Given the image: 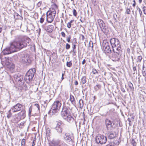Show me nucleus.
Returning a JSON list of instances; mask_svg holds the SVG:
<instances>
[{"label": "nucleus", "instance_id": "obj_36", "mask_svg": "<svg viewBox=\"0 0 146 146\" xmlns=\"http://www.w3.org/2000/svg\"><path fill=\"white\" fill-rule=\"evenodd\" d=\"M126 13L128 14H130V11L129 8H127L126 9Z\"/></svg>", "mask_w": 146, "mask_h": 146}, {"label": "nucleus", "instance_id": "obj_45", "mask_svg": "<svg viewBox=\"0 0 146 146\" xmlns=\"http://www.w3.org/2000/svg\"><path fill=\"white\" fill-rule=\"evenodd\" d=\"M35 106L37 108L38 110H40V107L39 105L37 104H35Z\"/></svg>", "mask_w": 146, "mask_h": 146}, {"label": "nucleus", "instance_id": "obj_6", "mask_svg": "<svg viewBox=\"0 0 146 146\" xmlns=\"http://www.w3.org/2000/svg\"><path fill=\"white\" fill-rule=\"evenodd\" d=\"M106 137L100 134H98L96 138V141L97 143L101 144H105L107 141Z\"/></svg>", "mask_w": 146, "mask_h": 146}, {"label": "nucleus", "instance_id": "obj_56", "mask_svg": "<svg viewBox=\"0 0 146 146\" xmlns=\"http://www.w3.org/2000/svg\"><path fill=\"white\" fill-rule=\"evenodd\" d=\"M41 4V2H38V3L37 5H38V6H40V5Z\"/></svg>", "mask_w": 146, "mask_h": 146}, {"label": "nucleus", "instance_id": "obj_8", "mask_svg": "<svg viewBox=\"0 0 146 146\" xmlns=\"http://www.w3.org/2000/svg\"><path fill=\"white\" fill-rule=\"evenodd\" d=\"M55 17V13L54 11H51L48 15L47 13V20L49 23H51L53 21Z\"/></svg>", "mask_w": 146, "mask_h": 146}, {"label": "nucleus", "instance_id": "obj_34", "mask_svg": "<svg viewBox=\"0 0 146 146\" xmlns=\"http://www.w3.org/2000/svg\"><path fill=\"white\" fill-rule=\"evenodd\" d=\"M25 140L24 139H23L21 141V145H25Z\"/></svg>", "mask_w": 146, "mask_h": 146}, {"label": "nucleus", "instance_id": "obj_37", "mask_svg": "<svg viewBox=\"0 0 146 146\" xmlns=\"http://www.w3.org/2000/svg\"><path fill=\"white\" fill-rule=\"evenodd\" d=\"M70 48V45L68 43H66V48L67 49H69Z\"/></svg>", "mask_w": 146, "mask_h": 146}, {"label": "nucleus", "instance_id": "obj_57", "mask_svg": "<svg viewBox=\"0 0 146 146\" xmlns=\"http://www.w3.org/2000/svg\"><path fill=\"white\" fill-rule=\"evenodd\" d=\"M142 0H139V4H141L142 2Z\"/></svg>", "mask_w": 146, "mask_h": 146}, {"label": "nucleus", "instance_id": "obj_64", "mask_svg": "<svg viewBox=\"0 0 146 146\" xmlns=\"http://www.w3.org/2000/svg\"><path fill=\"white\" fill-rule=\"evenodd\" d=\"M17 15H18V14H17Z\"/></svg>", "mask_w": 146, "mask_h": 146}, {"label": "nucleus", "instance_id": "obj_16", "mask_svg": "<svg viewBox=\"0 0 146 146\" xmlns=\"http://www.w3.org/2000/svg\"><path fill=\"white\" fill-rule=\"evenodd\" d=\"M63 118L65 120L70 123L72 122L74 120V117L71 116V115H68Z\"/></svg>", "mask_w": 146, "mask_h": 146}, {"label": "nucleus", "instance_id": "obj_52", "mask_svg": "<svg viewBox=\"0 0 146 146\" xmlns=\"http://www.w3.org/2000/svg\"><path fill=\"white\" fill-rule=\"evenodd\" d=\"M35 140H34L33 142L32 146H34L35 145Z\"/></svg>", "mask_w": 146, "mask_h": 146}, {"label": "nucleus", "instance_id": "obj_38", "mask_svg": "<svg viewBox=\"0 0 146 146\" xmlns=\"http://www.w3.org/2000/svg\"><path fill=\"white\" fill-rule=\"evenodd\" d=\"M32 108L30 107L29 109V116L30 117L31 116V112H32Z\"/></svg>", "mask_w": 146, "mask_h": 146}, {"label": "nucleus", "instance_id": "obj_33", "mask_svg": "<svg viewBox=\"0 0 146 146\" xmlns=\"http://www.w3.org/2000/svg\"><path fill=\"white\" fill-rule=\"evenodd\" d=\"M71 39V36L69 35L68 37H67L66 40L68 42H70V40Z\"/></svg>", "mask_w": 146, "mask_h": 146}, {"label": "nucleus", "instance_id": "obj_13", "mask_svg": "<svg viewBox=\"0 0 146 146\" xmlns=\"http://www.w3.org/2000/svg\"><path fill=\"white\" fill-rule=\"evenodd\" d=\"M112 121L109 119L106 118L105 120V124L107 129L108 130L111 129L112 126Z\"/></svg>", "mask_w": 146, "mask_h": 146}, {"label": "nucleus", "instance_id": "obj_23", "mask_svg": "<svg viewBox=\"0 0 146 146\" xmlns=\"http://www.w3.org/2000/svg\"><path fill=\"white\" fill-rule=\"evenodd\" d=\"M113 18L114 19V21L116 22H117V14L116 13H114L113 15Z\"/></svg>", "mask_w": 146, "mask_h": 146}, {"label": "nucleus", "instance_id": "obj_40", "mask_svg": "<svg viewBox=\"0 0 146 146\" xmlns=\"http://www.w3.org/2000/svg\"><path fill=\"white\" fill-rule=\"evenodd\" d=\"M5 64L7 65H10L11 63L9 62L8 60H7L5 62Z\"/></svg>", "mask_w": 146, "mask_h": 146}, {"label": "nucleus", "instance_id": "obj_58", "mask_svg": "<svg viewBox=\"0 0 146 146\" xmlns=\"http://www.w3.org/2000/svg\"><path fill=\"white\" fill-rule=\"evenodd\" d=\"M50 146H55V145L54 144H52L50 145Z\"/></svg>", "mask_w": 146, "mask_h": 146}, {"label": "nucleus", "instance_id": "obj_63", "mask_svg": "<svg viewBox=\"0 0 146 146\" xmlns=\"http://www.w3.org/2000/svg\"><path fill=\"white\" fill-rule=\"evenodd\" d=\"M17 15H18V14H17Z\"/></svg>", "mask_w": 146, "mask_h": 146}, {"label": "nucleus", "instance_id": "obj_51", "mask_svg": "<svg viewBox=\"0 0 146 146\" xmlns=\"http://www.w3.org/2000/svg\"><path fill=\"white\" fill-rule=\"evenodd\" d=\"M86 60L85 59H84L83 61L82 62V64L84 65L86 63Z\"/></svg>", "mask_w": 146, "mask_h": 146}, {"label": "nucleus", "instance_id": "obj_62", "mask_svg": "<svg viewBox=\"0 0 146 146\" xmlns=\"http://www.w3.org/2000/svg\"><path fill=\"white\" fill-rule=\"evenodd\" d=\"M71 1L74 2V0H71Z\"/></svg>", "mask_w": 146, "mask_h": 146}, {"label": "nucleus", "instance_id": "obj_11", "mask_svg": "<svg viewBox=\"0 0 146 146\" xmlns=\"http://www.w3.org/2000/svg\"><path fill=\"white\" fill-rule=\"evenodd\" d=\"M62 125L61 121L57 122L56 129L58 132L59 133H61L62 130Z\"/></svg>", "mask_w": 146, "mask_h": 146}, {"label": "nucleus", "instance_id": "obj_7", "mask_svg": "<svg viewBox=\"0 0 146 146\" xmlns=\"http://www.w3.org/2000/svg\"><path fill=\"white\" fill-rule=\"evenodd\" d=\"M72 109L67 108H63L61 113L62 116L63 118L68 115H71L72 113Z\"/></svg>", "mask_w": 146, "mask_h": 146}, {"label": "nucleus", "instance_id": "obj_43", "mask_svg": "<svg viewBox=\"0 0 146 146\" xmlns=\"http://www.w3.org/2000/svg\"><path fill=\"white\" fill-rule=\"evenodd\" d=\"M55 111V108H54V107H52V108L51 109V110L50 111V112L51 113L52 112V113H54V112Z\"/></svg>", "mask_w": 146, "mask_h": 146}, {"label": "nucleus", "instance_id": "obj_44", "mask_svg": "<svg viewBox=\"0 0 146 146\" xmlns=\"http://www.w3.org/2000/svg\"><path fill=\"white\" fill-rule=\"evenodd\" d=\"M70 137L68 136H66V137H65V139L66 140H69L70 139Z\"/></svg>", "mask_w": 146, "mask_h": 146}, {"label": "nucleus", "instance_id": "obj_39", "mask_svg": "<svg viewBox=\"0 0 146 146\" xmlns=\"http://www.w3.org/2000/svg\"><path fill=\"white\" fill-rule=\"evenodd\" d=\"M146 7L145 6H143V7L142 9H143V11L144 13L146 15V10H145Z\"/></svg>", "mask_w": 146, "mask_h": 146}, {"label": "nucleus", "instance_id": "obj_28", "mask_svg": "<svg viewBox=\"0 0 146 146\" xmlns=\"http://www.w3.org/2000/svg\"><path fill=\"white\" fill-rule=\"evenodd\" d=\"M142 59V57L141 56H138L137 58V62H140Z\"/></svg>", "mask_w": 146, "mask_h": 146}, {"label": "nucleus", "instance_id": "obj_59", "mask_svg": "<svg viewBox=\"0 0 146 146\" xmlns=\"http://www.w3.org/2000/svg\"><path fill=\"white\" fill-rule=\"evenodd\" d=\"M55 10L56 9H58V7L56 5V4H55Z\"/></svg>", "mask_w": 146, "mask_h": 146}, {"label": "nucleus", "instance_id": "obj_47", "mask_svg": "<svg viewBox=\"0 0 146 146\" xmlns=\"http://www.w3.org/2000/svg\"><path fill=\"white\" fill-rule=\"evenodd\" d=\"M114 137L113 134L112 133L110 134L109 135V137H110L111 138H113Z\"/></svg>", "mask_w": 146, "mask_h": 146}, {"label": "nucleus", "instance_id": "obj_42", "mask_svg": "<svg viewBox=\"0 0 146 146\" xmlns=\"http://www.w3.org/2000/svg\"><path fill=\"white\" fill-rule=\"evenodd\" d=\"M142 74L143 76L145 77L146 76V71L145 70L142 71Z\"/></svg>", "mask_w": 146, "mask_h": 146}, {"label": "nucleus", "instance_id": "obj_10", "mask_svg": "<svg viewBox=\"0 0 146 146\" xmlns=\"http://www.w3.org/2000/svg\"><path fill=\"white\" fill-rule=\"evenodd\" d=\"M21 61L24 63L30 62V60L29 58V56L27 54L24 55L21 57Z\"/></svg>", "mask_w": 146, "mask_h": 146}, {"label": "nucleus", "instance_id": "obj_41", "mask_svg": "<svg viewBox=\"0 0 146 146\" xmlns=\"http://www.w3.org/2000/svg\"><path fill=\"white\" fill-rule=\"evenodd\" d=\"M61 36L64 38H65L66 36V34L64 32H62L61 33Z\"/></svg>", "mask_w": 146, "mask_h": 146}, {"label": "nucleus", "instance_id": "obj_46", "mask_svg": "<svg viewBox=\"0 0 146 146\" xmlns=\"http://www.w3.org/2000/svg\"><path fill=\"white\" fill-rule=\"evenodd\" d=\"M44 19L42 17H41L40 19V22L41 23H42L44 21Z\"/></svg>", "mask_w": 146, "mask_h": 146}, {"label": "nucleus", "instance_id": "obj_50", "mask_svg": "<svg viewBox=\"0 0 146 146\" xmlns=\"http://www.w3.org/2000/svg\"><path fill=\"white\" fill-rule=\"evenodd\" d=\"M133 69L134 71H135L136 70V66H133Z\"/></svg>", "mask_w": 146, "mask_h": 146}, {"label": "nucleus", "instance_id": "obj_9", "mask_svg": "<svg viewBox=\"0 0 146 146\" xmlns=\"http://www.w3.org/2000/svg\"><path fill=\"white\" fill-rule=\"evenodd\" d=\"M22 107V105L19 103H18L14 106L12 107L11 109L13 112H15L20 111L21 110Z\"/></svg>", "mask_w": 146, "mask_h": 146}, {"label": "nucleus", "instance_id": "obj_27", "mask_svg": "<svg viewBox=\"0 0 146 146\" xmlns=\"http://www.w3.org/2000/svg\"><path fill=\"white\" fill-rule=\"evenodd\" d=\"M77 43V42L76 40H75V42L73 44H72V49L73 50H74L76 48V44Z\"/></svg>", "mask_w": 146, "mask_h": 146}, {"label": "nucleus", "instance_id": "obj_4", "mask_svg": "<svg viewBox=\"0 0 146 146\" xmlns=\"http://www.w3.org/2000/svg\"><path fill=\"white\" fill-rule=\"evenodd\" d=\"M102 49L106 54L110 53L111 52V50L109 43L106 40H104L103 41Z\"/></svg>", "mask_w": 146, "mask_h": 146}, {"label": "nucleus", "instance_id": "obj_5", "mask_svg": "<svg viewBox=\"0 0 146 146\" xmlns=\"http://www.w3.org/2000/svg\"><path fill=\"white\" fill-rule=\"evenodd\" d=\"M114 53L111 57V59L114 62L119 61L121 58V51H119L117 50H115L113 49Z\"/></svg>", "mask_w": 146, "mask_h": 146}, {"label": "nucleus", "instance_id": "obj_32", "mask_svg": "<svg viewBox=\"0 0 146 146\" xmlns=\"http://www.w3.org/2000/svg\"><path fill=\"white\" fill-rule=\"evenodd\" d=\"M73 14L74 16L76 17L77 15V13L76 10L75 9H74L73 10Z\"/></svg>", "mask_w": 146, "mask_h": 146}, {"label": "nucleus", "instance_id": "obj_15", "mask_svg": "<svg viewBox=\"0 0 146 146\" xmlns=\"http://www.w3.org/2000/svg\"><path fill=\"white\" fill-rule=\"evenodd\" d=\"M61 106L60 102L56 101L55 102V113L58 112L60 110Z\"/></svg>", "mask_w": 146, "mask_h": 146}, {"label": "nucleus", "instance_id": "obj_20", "mask_svg": "<svg viewBox=\"0 0 146 146\" xmlns=\"http://www.w3.org/2000/svg\"><path fill=\"white\" fill-rule=\"evenodd\" d=\"M86 82V78L85 76H83L81 79L80 84L82 83L83 84H85Z\"/></svg>", "mask_w": 146, "mask_h": 146}, {"label": "nucleus", "instance_id": "obj_21", "mask_svg": "<svg viewBox=\"0 0 146 146\" xmlns=\"http://www.w3.org/2000/svg\"><path fill=\"white\" fill-rule=\"evenodd\" d=\"M74 21V20H70L69 22H68L67 24V27L70 29L71 28V25H72V23H73Z\"/></svg>", "mask_w": 146, "mask_h": 146}, {"label": "nucleus", "instance_id": "obj_14", "mask_svg": "<svg viewBox=\"0 0 146 146\" xmlns=\"http://www.w3.org/2000/svg\"><path fill=\"white\" fill-rule=\"evenodd\" d=\"M14 78L16 82H20L23 80V76L19 74H16L14 76Z\"/></svg>", "mask_w": 146, "mask_h": 146}, {"label": "nucleus", "instance_id": "obj_1", "mask_svg": "<svg viewBox=\"0 0 146 146\" xmlns=\"http://www.w3.org/2000/svg\"><path fill=\"white\" fill-rule=\"evenodd\" d=\"M30 40V39L27 37L20 38L10 43V46L4 49L3 53L4 54H7L16 52L17 49H20L26 47Z\"/></svg>", "mask_w": 146, "mask_h": 146}, {"label": "nucleus", "instance_id": "obj_55", "mask_svg": "<svg viewBox=\"0 0 146 146\" xmlns=\"http://www.w3.org/2000/svg\"><path fill=\"white\" fill-rule=\"evenodd\" d=\"M64 74L63 73H62V78H61V79H62V80H63L64 79Z\"/></svg>", "mask_w": 146, "mask_h": 146}, {"label": "nucleus", "instance_id": "obj_29", "mask_svg": "<svg viewBox=\"0 0 146 146\" xmlns=\"http://www.w3.org/2000/svg\"><path fill=\"white\" fill-rule=\"evenodd\" d=\"M131 143L133 144V146H136V143L134 139H132L131 141Z\"/></svg>", "mask_w": 146, "mask_h": 146}, {"label": "nucleus", "instance_id": "obj_2", "mask_svg": "<svg viewBox=\"0 0 146 146\" xmlns=\"http://www.w3.org/2000/svg\"><path fill=\"white\" fill-rule=\"evenodd\" d=\"M110 42L111 44L113 49L115 48V50L121 51V48L120 42L118 39L113 38L110 39Z\"/></svg>", "mask_w": 146, "mask_h": 146}, {"label": "nucleus", "instance_id": "obj_31", "mask_svg": "<svg viewBox=\"0 0 146 146\" xmlns=\"http://www.w3.org/2000/svg\"><path fill=\"white\" fill-rule=\"evenodd\" d=\"M92 72L93 74H98V72L97 70L93 68L92 70Z\"/></svg>", "mask_w": 146, "mask_h": 146}, {"label": "nucleus", "instance_id": "obj_19", "mask_svg": "<svg viewBox=\"0 0 146 146\" xmlns=\"http://www.w3.org/2000/svg\"><path fill=\"white\" fill-rule=\"evenodd\" d=\"M54 29V26L53 25H48L47 27V31L49 32H52Z\"/></svg>", "mask_w": 146, "mask_h": 146}, {"label": "nucleus", "instance_id": "obj_12", "mask_svg": "<svg viewBox=\"0 0 146 146\" xmlns=\"http://www.w3.org/2000/svg\"><path fill=\"white\" fill-rule=\"evenodd\" d=\"M98 21L99 25L102 31L104 32L105 33V31L106 29V27L103 26V25H105V24L104 23L103 20L102 19H99L98 20Z\"/></svg>", "mask_w": 146, "mask_h": 146}, {"label": "nucleus", "instance_id": "obj_61", "mask_svg": "<svg viewBox=\"0 0 146 146\" xmlns=\"http://www.w3.org/2000/svg\"><path fill=\"white\" fill-rule=\"evenodd\" d=\"M80 21L82 23H83V21L82 20H81V19H80Z\"/></svg>", "mask_w": 146, "mask_h": 146}, {"label": "nucleus", "instance_id": "obj_49", "mask_svg": "<svg viewBox=\"0 0 146 146\" xmlns=\"http://www.w3.org/2000/svg\"><path fill=\"white\" fill-rule=\"evenodd\" d=\"M80 36L81 37L82 40H84L85 38V37H84V35H81Z\"/></svg>", "mask_w": 146, "mask_h": 146}, {"label": "nucleus", "instance_id": "obj_60", "mask_svg": "<svg viewBox=\"0 0 146 146\" xmlns=\"http://www.w3.org/2000/svg\"><path fill=\"white\" fill-rule=\"evenodd\" d=\"M2 31V28L0 27V33H1V32Z\"/></svg>", "mask_w": 146, "mask_h": 146}, {"label": "nucleus", "instance_id": "obj_22", "mask_svg": "<svg viewBox=\"0 0 146 146\" xmlns=\"http://www.w3.org/2000/svg\"><path fill=\"white\" fill-rule=\"evenodd\" d=\"M120 142V140L119 138H115L114 140V143L117 145H119Z\"/></svg>", "mask_w": 146, "mask_h": 146}, {"label": "nucleus", "instance_id": "obj_48", "mask_svg": "<svg viewBox=\"0 0 146 146\" xmlns=\"http://www.w3.org/2000/svg\"><path fill=\"white\" fill-rule=\"evenodd\" d=\"M133 2L134 3L133 4L132 6H133V7H135V6L136 5V2H135V0H133Z\"/></svg>", "mask_w": 146, "mask_h": 146}, {"label": "nucleus", "instance_id": "obj_35", "mask_svg": "<svg viewBox=\"0 0 146 146\" xmlns=\"http://www.w3.org/2000/svg\"><path fill=\"white\" fill-rule=\"evenodd\" d=\"M137 9L138 10L139 14L141 16V15H142V13L141 9L139 7H138L137 8Z\"/></svg>", "mask_w": 146, "mask_h": 146}, {"label": "nucleus", "instance_id": "obj_18", "mask_svg": "<svg viewBox=\"0 0 146 146\" xmlns=\"http://www.w3.org/2000/svg\"><path fill=\"white\" fill-rule=\"evenodd\" d=\"M70 100L72 104H76V101L74 98V96L71 94L70 95Z\"/></svg>", "mask_w": 146, "mask_h": 146}, {"label": "nucleus", "instance_id": "obj_3", "mask_svg": "<svg viewBox=\"0 0 146 146\" xmlns=\"http://www.w3.org/2000/svg\"><path fill=\"white\" fill-rule=\"evenodd\" d=\"M36 72V70L34 68L30 69L25 75V79L27 80H28L29 81H31Z\"/></svg>", "mask_w": 146, "mask_h": 146}, {"label": "nucleus", "instance_id": "obj_26", "mask_svg": "<svg viewBox=\"0 0 146 146\" xmlns=\"http://www.w3.org/2000/svg\"><path fill=\"white\" fill-rule=\"evenodd\" d=\"M11 110H10L7 113V117L8 118H10V117H11V116L12 114L11 113Z\"/></svg>", "mask_w": 146, "mask_h": 146}, {"label": "nucleus", "instance_id": "obj_25", "mask_svg": "<svg viewBox=\"0 0 146 146\" xmlns=\"http://www.w3.org/2000/svg\"><path fill=\"white\" fill-rule=\"evenodd\" d=\"M79 103L80 107H82L84 106L83 101L82 99H80L79 101Z\"/></svg>", "mask_w": 146, "mask_h": 146}, {"label": "nucleus", "instance_id": "obj_17", "mask_svg": "<svg viewBox=\"0 0 146 146\" xmlns=\"http://www.w3.org/2000/svg\"><path fill=\"white\" fill-rule=\"evenodd\" d=\"M25 110H22L19 113V114L21 115L20 117V119H23L25 117Z\"/></svg>", "mask_w": 146, "mask_h": 146}, {"label": "nucleus", "instance_id": "obj_54", "mask_svg": "<svg viewBox=\"0 0 146 146\" xmlns=\"http://www.w3.org/2000/svg\"><path fill=\"white\" fill-rule=\"evenodd\" d=\"M74 84L76 85H78V82L77 81H76L75 82H74Z\"/></svg>", "mask_w": 146, "mask_h": 146}, {"label": "nucleus", "instance_id": "obj_24", "mask_svg": "<svg viewBox=\"0 0 146 146\" xmlns=\"http://www.w3.org/2000/svg\"><path fill=\"white\" fill-rule=\"evenodd\" d=\"M66 66L68 67H70L72 65V63L71 61H70L69 62H67L66 63Z\"/></svg>", "mask_w": 146, "mask_h": 146}, {"label": "nucleus", "instance_id": "obj_30", "mask_svg": "<svg viewBox=\"0 0 146 146\" xmlns=\"http://www.w3.org/2000/svg\"><path fill=\"white\" fill-rule=\"evenodd\" d=\"M129 86L131 89L133 90L134 89L133 84L131 82L129 84Z\"/></svg>", "mask_w": 146, "mask_h": 146}, {"label": "nucleus", "instance_id": "obj_53", "mask_svg": "<svg viewBox=\"0 0 146 146\" xmlns=\"http://www.w3.org/2000/svg\"><path fill=\"white\" fill-rule=\"evenodd\" d=\"M55 146H63V145L62 144L58 145V144L55 143Z\"/></svg>", "mask_w": 146, "mask_h": 146}]
</instances>
